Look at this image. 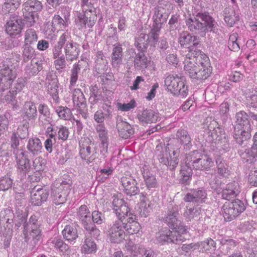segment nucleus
I'll return each mask as SVG.
<instances>
[{
	"label": "nucleus",
	"mask_w": 257,
	"mask_h": 257,
	"mask_svg": "<svg viewBox=\"0 0 257 257\" xmlns=\"http://www.w3.org/2000/svg\"><path fill=\"white\" fill-rule=\"evenodd\" d=\"M112 207L118 217V219L110 224L108 233L111 242L120 243L124 239L125 233L124 231L125 215L127 216L129 208L122 199L115 195L112 197Z\"/></svg>",
	"instance_id": "nucleus-1"
},
{
	"label": "nucleus",
	"mask_w": 257,
	"mask_h": 257,
	"mask_svg": "<svg viewBox=\"0 0 257 257\" xmlns=\"http://www.w3.org/2000/svg\"><path fill=\"white\" fill-rule=\"evenodd\" d=\"M185 24L190 31L202 36L208 32L216 33L218 31L217 22L207 12H198L193 17L190 16L185 19Z\"/></svg>",
	"instance_id": "nucleus-2"
},
{
	"label": "nucleus",
	"mask_w": 257,
	"mask_h": 257,
	"mask_svg": "<svg viewBox=\"0 0 257 257\" xmlns=\"http://www.w3.org/2000/svg\"><path fill=\"white\" fill-rule=\"evenodd\" d=\"M18 66L11 58L0 60V91L9 89L17 76Z\"/></svg>",
	"instance_id": "nucleus-3"
},
{
	"label": "nucleus",
	"mask_w": 257,
	"mask_h": 257,
	"mask_svg": "<svg viewBox=\"0 0 257 257\" xmlns=\"http://www.w3.org/2000/svg\"><path fill=\"white\" fill-rule=\"evenodd\" d=\"M185 163L187 167L198 170H208L213 165L212 159L206 155L194 151L186 157Z\"/></svg>",
	"instance_id": "nucleus-4"
},
{
	"label": "nucleus",
	"mask_w": 257,
	"mask_h": 257,
	"mask_svg": "<svg viewBox=\"0 0 257 257\" xmlns=\"http://www.w3.org/2000/svg\"><path fill=\"white\" fill-rule=\"evenodd\" d=\"M208 130V141L210 142H214L216 144H220L223 149L229 147L228 136L225 134L224 130L219 127H216L217 123L215 120L210 121V123L207 124L208 120H206Z\"/></svg>",
	"instance_id": "nucleus-5"
},
{
	"label": "nucleus",
	"mask_w": 257,
	"mask_h": 257,
	"mask_svg": "<svg viewBox=\"0 0 257 257\" xmlns=\"http://www.w3.org/2000/svg\"><path fill=\"white\" fill-rule=\"evenodd\" d=\"M164 82L166 89L174 95L186 97L188 95V86L183 77L170 75L165 78Z\"/></svg>",
	"instance_id": "nucleus-6"
},
{
	"label": "nucleus",
	"mask_w": 257,
	"mask_h": 257,
	"mask_svg": "<svg viewBox=\"0 0 257 257\" xmlns=\"http://www.w3.org/2000/svg\"><path fill=\"white\" fill-rule=\"evenodd\" d=\"M244 203L238 199L231 202H226L221 208L224 219L226 221H230L235 219L245 210Z\"/></svg>",
	"instance_id": "nucleus-7"
},
{
	"label": "nucleus",
	"mask_w": 257,
	"mask_h": 257,
	"mask_svg": "<svg viewBox=\"0 0 257 257\" xmlns=\"http://www.w3.org/2000/svg\"><path fill=\"white\" fill-rule=\"evenodd\" d=\"M204 53L201 51H197L196 53H188L184 61V69L190 78H193L196 76V72L200 67V63L203 57L202 55Z\"/></svg>",
	"instance_id": "nucleus-8"
},
{
	"label": "nucleus",
	"mask_w": 257,
	"mask_h": 257,
	"mask_svg": "<svg viewBox=\"0 0 257 257\" xmlns=\"http://www.w3.org/2000/svg\"><path fill=\"white\" fill-rule=\"evenodd\" d=\"M21 220L22 222H24L23 233L25 237L28 239L32 237L34 240H39L41 230L40 229V224L36 216H32L28 222L26 220V218L24 217H22Z\"/></svg>",
	"instance_id": "nucleus-9"
},
{
	"label": "nucleus",
	"mask_w": 257,
	"mask_h": 257,
	"mask_svg": "<svg viewBox=\"0 0 257 257\" xmlns=\"http://www.w3.org/2000/svg\"><path fill=\"white\" fill-rule=\"evenodd\" d=\"M178 43L181 47L188 49V53H196L198 46H200V41L198 37L190 34L187 31L182 32L179 35Z\"/></svg>",
	"instance_id": "nucleus-10"
},
{
	"label": "nucleus",
	"mask_w": 257,
	"mask_h": 257,
	"mask_svg": "<svg viewBox=\"0 0 257 257\" xmlns=\"http://www.w3.org/2000/svg\"><path fill=\"white\" fill-rule=\"evenodd\" d=\"M156 239L157 242L161 244L165 243L178 244L183 241L181 235L177 233H173L172 231L167 227L162 228L156 233Z\"/></svg>",
	"instance_id": "nucleus-11"
},
{
	"label": "nucleus",
	"mask_w": 257,
	"mask_h": 257,
	"mask_svg": "<svg viewBox=\"0 0 257 257\" xmlns=\"http://www.w3.org/2000/svg\"><path fill=\"white\" fill-rule=\"evenodd\" d=\"M167 148H163L162 146H157L155 151L156 156L161 163H162L169 168L171 171H174L177 167L179 159L176 157L172 158L171 154L169 155V158L167 156Z\"/></svg>",
	"instance_id": "nucleus-12"
},
{
	"label": "nucleus",
	"mask_w": 257,
	"mask_h": 257,
	"mask_svg": "<svg viewBox=\"0 0 257 257\" xmlns=\"http://www.w3.org/2000/svg\"><path fill=\"white\" fill-rule=\"evenodd\" d=\"M94 144L88 137H84L79 141V154L81 158L87 164L94 160V150H92Z\"/></svg>",
	"instance_id": "nucleus-13"
},
{
	"label": "nucleus",
	"mask_w": 257,
	"mask_h": 257,
	"mask_svg": "<svg viewBox=\"0 0 257 257\" xmlns=\"http://www.w3.org/2000/svg\"><path fill=\"white\" fill-rule=\"evenodd\" d=\"M97 20L96 13L90 14L78 13L75 20V25L79 30H84L87 28L93 27Z\"/></svg>",
	"instance_id": "nucleus-14"
},
{
	"label": "nucleus",
	"mask_w": 257,
	"mask_h": 257,
	"mask_svg": "<svg viewBox=\"0 0 257 257\" xmlns=\"http://www.w3.org/2000/svg\"><path fill=\"white\" fill-rule=\"evenodd\" d=\"M18 173L22 177H26L31 169L30 160L29 159L28 153L26 151L22 153L14 156Z\"/></svg>",
	"instance_id": "nucleus-15"
},
{
	"label": "nucleus",
	"mask_w": 257,
	"mask_h": 257,
	"mask_svg": "<svg viewBox=\"0 0 257 257\" xmlns=\"http://www.w3.org/2000/svg\"><path fill=\"white\" fill-rule=\"evenodd\" d=\"M31 202L35 206H40L46 202L49 195V191L45 187L35 186L31 191Z\"/></svg>",
	"instance_id": "nucleus-16"
},
{
	"label": "nucleus",
	"mask_w": 257,
	"mask_h": 257,
	"mask_svg": "<svg viewBox=\"0 0 257 257\" xmlns=\"http://www.w3.org/2000/svg\"><path fill=\"white\" fill-rule=\"evenodd\" d=\"M22 20L18 16H11L6 26V32L11 37L15 38L20 35L22 29Z\"/></svg>",
	"instance_id": "nucleus-17"
},
{
	"label": "nucleus",
	"mask_w": 257,
	"mask_h": 257,
	"mask_svg": "<svg viewBox=\"0 0 257 257\" xmlns=\"http://www.w3.org/2000/svg\"><path fill=\"white\" fill-rule=\"evenodd\" d=\"M207 198L206 191L202 188L192 189L188 192L184 197V201L186 202H193L202 203Z\"/></svg>",
	"instance_id": "nucleus-18"
},
{
	"label": "nucleus",
	"mask_w": 257,
	"mask_h": 257,
	"mask_svg": "<svg viewBox=\"0 0 257 257\" xmlns=\"http://www.w3.org/2000/svg\"><path fill=\"white\" fill-rule=\"evenodd\" d=\"M203 59L200 63V67L196 72V76L193 79L198 80H205L207 79L212 72V68L210 65L208 57L204 54L202 55Z\"/></svg>",
	"instance_id": "nucleus-19"
},
{
	"label": "nucleus",
	"mask_w": 257,
	"mask_h": 257,
	"mask_svg": "<svg viewBox=\"0 0 257 257\" xmlns=\"http://www.w3.org/2000/svg\"><path fill=\"white\" fill-rule=\"evenodd\" d=\"M121 182L123 187V192L126 195L132 196L140 192V189L137 186L136 180L132 176H123Z\"/></svg>",
	"instance_id": "nucleus-20"
},
{
	"label": "nucleus",
	"mask_w": 257,
	"mask_h": 257,
	"mask_svg": "<svg viewBox=\"0 0 257 257\" xmlns=\"http://www.w3.org/2000/svg\"><path fill=\"white\" fill-rule=\"evenodd\" d=\"M116 127L119 136L124 139L130 138L134 133V130L127 122L124 121L121 116L116 117Z\"/></svg>",
	"instance_id": "nucleus-21"
},
{
	"label": "nucleus",
	"mask_w": 257,
	"mask_h": 257,
	"mask_svg": "<svg viewBox=\"0 0 257 257\" xmlns=\"http://www.w3.org/2000/svg\"><path fill=\"white\" fill-rule=\"evenodd\" d=\"M136 215L130 211L128 215H125V219L123 220L124 224L123 225L124 229L130 234L137 233L140 229L141 226L140 224L135 221Z\"/></svg>",
	"instance_id": "nucleus-22"
},
{
	"label": "nucleus",
	"mask_w": 257,
	"mask_h": 257,
	"mask_svg": "<svg viewBox=\"0 0 257 257\" xmlns=\"http://www.w3.org/2000/svg\"><path fill=\"white\" fill-rule=\"evenodd\" d=\"M250 132L251 127L234 126L233 138L238 144L242 145L245 141L250 138Z\"/></svg>",
	"instance_id": "nucleus-23"
},
{
	"label": "nucleus",
	"mask_w": 257,
	"mask_h": 257,
	"mask_svg": "<svg viewBox=\"0 0 257 257\" xmlns=\"http://www.w3.org/2000/svg\"><path fill=\"white\" fill-rule=\"evenodd\" d=\"M66 185L67 186V188H69V184L65 181H63L58 188L52 190L51 194L52 201L56 205L62 204L66 200L67 192L63 191V185Z\"/></svg>",
	"instance_id": "nucleus-24"
},
{
	"label": "nucleus",
	"mask_w": 257,
	"mask_h": 257,
	"mask_svg": "<svg viewBox=\"0 0 257 257\" xmlns=\"http://www.w3.org/2000/svg\"><path fill=\"white\" fill-rule=\"evenodd\" d=\"M64 52L67 61H73L78 58L79 50L76 43L70 39L67 40L64 45Z\"/></svg>",
	"instance_id": "nucleus-25"
},
{
	"label": "nucleus",
	"mask_w": 257,
	"mask_h": 257,
	"mask_svg": "<svg viewBox=\"0 0 257 257\" xmlns=\"http://www.w3.org/2000/svg\"><path fill=\"white\" fill-rule=\"evenodd\" d=\"M70 38V34L67 31L64 32L58 38L56 43L52 49L53 58L56 59L57 57L64 55L62 54V48H64L65 44L67 40Z\"/></svg>",
	"instance_id": "nucleus-26"
},
{
	"label": "nucleus",
	"mask_w": 257,
	"mask_h": 257,
	"mask_svg": "<svg viewBox=\"0 0 257 257\" xmlns=\"http://www.w3.org/2000/svg\"><path fill=\"white\" fill-rule=\"evenodd\" d=\"M239 184L235 181L229 183L222 191V197L226 200H230L236 197L240 193Z\"/></svg>",
	"instance_id": "nucleus-27"
},
{
	"label": "nucleus",
	"mask_w": 257,
	"mask_h": 257,
	"mask_svg": "<svg viewBox=\"0 0 257 257\" xmlns=\"http://www.w3.org/2000/svg\"><path fill=\"white\" fill-rule=\"evenodd\" d=\"M95 128L101 142L102 150L101 152H107L108 146V135L104 124H97L95 125Z\"/></svg>",
	"instance_id": "nucleus-28"
},
{
	"label": "nucleus",
	"mask_w": 257,
	"mask_h": 257,
	"mask_svg": "<svg viewBox=\"0 0 257 257\" xmlns=\"http://www.w3.org/2000/svg\"><path fill=\"white\" fill-rule=\"evenodd\" d=\"M164 221L171 228L172 226H177L176 224L180 223L178 206H174L171 209H169L164 218Z\"/></svg>",
	"instance_id": "nucleus-29"
},
{
	"label": "nucleus",
	"mask_w": 257,
	"mask_h": 257,
	"mask_svg": "<svg viewBox=\"0 0 257 257\" xmlns=\"http://www.w3.org/2000/svg\"><path fill=\"white\" fill-rule=\"evenodd\" d=\"M91 216L89 214L80 220L86 231V234L94 238H97L100 234V230L96 228L95 224L91 221Z\"/></svg>",
	"instance_id": "nucleus-30"
},
{
	"label": "nucleus",
	"mask_w": 257,
	"mask_h": 257,
	"mask_svg": "<svg viewBox=\"0 0 257 257\" xmlns=\"http://www.w3.org/2000/svg\"><path fill=\"white\" fill-rule=\"evenodd\" d=\"M111 55V65L113 68H118L122 63L123 51L119 44L113 45Z\"/></svg>",
	"instance_id": "nucleus-31"
},
{
	"label": "nucleus",
	"mask_w": 257,
	"mask_h": 257,
	"mask_svg": "<svg viewBox=\"0 0 257 257\" xmlns=\"http://www.w3.org/2000/svg\"><path fill=\"white\" fill-rule=\"evenodd\" d=\"M8 90L0 91V93H1L0 99L2 102H6L10 104L13 108L17 109L19 106L18 101L16 98V95L17 94L11 89Z\"/></svg>",
	"instance_id": "nucleus-32"
},
{
	"label": "nucleus",
	"mask_w": 257,
	"mask_h": 257,
	"mask_svg": "<svg viewBox=\"0 0 257 257\" xmlns=\"http://www.w3.org/2000/svg\"><path fill=\"white\" fill-rule=\"evenodd\" d=\"M176 136L177 141L183 146L184 149L189 150L191 148L192 146V139L186 130L184 129L178 130Z\"/></svg>",
	"instance_id": "nucleus-33"
},
{
	"label": "nucleus",
	"mask_w": 257,
	"mask_h": 257,
	"mask_svg": "<svg viewBox=\"0 0 257 257\" xmlns=\"http://www.w3.org/2000/svg\"><path fill=\"white\" fill-rule=\"evenodd\" d=\"M42 144L41 140L38 138H32L28 141L27 149L28 153L33 156L37 155L41 152Z\"/></svg>",
	"instance_id": "nucleus-34"
},
{
	"label": "nucleus",
	"mask_w": 257,
	"mask_h": 257,
	"mask_svg": "<svg viewBox=\"0 0 257 257\" xmlns=\"http://www.w3.org/2000/svg\"><path fill=\"white\" fill-rule=\"evenodd\" d=\"M159 117V113L151 109L144 110L138 116L141 122L146 123L156 122Z\"/></svg>",
	"instance_id": "nucleus-35"
},
{
	"label": "nucleus",
	"mask_w": 257,
	"mask_h": 257,
	"mask_svg": "<svg viewBox=\"0 0 257 257\" xmlns=\"http://www.w3.org/2000/svg\"><path fill=\"white\" fill-rule=\"evenodd\" d=\"M224 20L228 26L232 27L239 20V14L233 7H229L224 11Z\"/></svg>",
	"instance_id": "nucleus-36"
},
{
	"label": "nucleus",
	"mask_w": 257,
	"mask_h": 257,
	"mask_svg": "<svg viewBox=\"0 0 257 257\" xmlns=\"http://www.w3.org/2000/svg\"><path fill=\"white\" fill-rule=\"evenodd\" d=\"M23 9L29 13H37L42 11L43 5L39 0H28L23 4Z\"/></svg>",
	"instance_id": "nucleus-37"
},
{
	"label": "nucleus",
	"mask_w": 257,
	"mask_h": 257,
	"mask_svg": "<svg viewBox=\"0 0 257 257\" xmlns=\"http://www.w3.org/2000/svg\"><path fill=\"white\" fill-rule=\"evenodd\" d=\"M163 11V10L162 9H155V14L153 16L154 23L152 28L161 30L162 25L166 22L168 16L166 13H164Z\"/></svg>",
	"instance_id": "nucleus-38"
},
{
	"label": "nucleus",
	"mask_w": 257,
	"mask_h": 257,
	"mask_svg": "<svg viewBox=\"0 0 257 257\" xmlns=\"http://www.w3.org/2000/svg\"><path fill=\"white\" fill-rule=\"evenodd\" d=\"M24 117L27 119L35 120L37 116L36 106L34 102L26 101L24 105Z\"/></svg>",
	"instance_id": "nucleus-39"
},
{
	"label": "nucleus",
	"mask_w": 257,
	"mask_h": 257,
	"mask_svg": "<svg viewBox=\"0 0 257 257\" xmlns=\"http://www.w3.org/2000/svg\"><path fill=\"white\" fill-rule=\"evenodd\" d=\"M72 100L74 105L76 107L85 108L87 106L86 99L82 91L79 89H75L72 94Z\"/></svg>",
	"instance_id": "nucleus-40"
},
{
	"label": "nucleus",
	"mask_w": 257,
	"mask_h": 257,
	"mask_svg": "<svg viewBox=\"0 0 257 257\" xmlns=\"http://www.w3.org/2000/svg\"><path fill=\"white\" fill-rule=\"evenodd\" d=\"M239 154L244 162L251 163L255 157H257V148L255 146H252L250 148L244 150H241Z\"/></svg>",
	"instance_id": "nucleus-41"
},
{
	"label": "nucleus",
	"mask_w": 257,
	"mask_h": 257,
	"mask_svg": "<svg viewBox=\"0 0 257 257\" xmlns=\"http://www.w3.org/2000/svg\"><path fill=\"white\" fill-rule=\"evenodd\" d=\"M48 244L60 253L64 254L69 251V246L59 238L55 237L48 241Z\"/></svg>",
	"instance_id": "nucleus-42"
},
{
	"label": "nucleus",
	"mask_w": 257,
	"mask_h": 257,
	"mask_svg": "<svg viewBox=\"0 0 257 257\" xmlns=\"http://www.w3.org/2000/svg\"><path fill=\"white\" fill-rule=\"evenodd\" d=\"M143 171V176L146 187L145 190H148V192H151L150 193H152V191L158 186L156 178L149 172H145L144 171Z\"/></svg>",
	"instance_id": "nucleus-43"
},
{
	"label": "nucleus",
	"mask_w": 257,
	"mask_h": 257,
	"mask_svg": "<svg viewBox=\"0 0 257 257\" xmlns=\"http://www.w3.org/2000/svg\"><path fill=\"white\" fill-rule=\"evenodd\" d=\"M198 249L202 252L211 253L216 248V243L211 238H208L203 241L197 242Z\"/></svg>",
	"instance_id": "nucleus-44"
},
{
	"label": "nucleus",
	"mask_w": 257,
	"mask_h": 257,
	"mask_svg": "<svg viewBox=\"0 0 257 257\" xmlns=\"http://www.w3.org/2000/svg\"><path fill=\"white\" fill-rule=\"evenodd\" d=\"M64 238L69 242L76 240L78 237L77 230L75 226L70 225H66L62 231Z\"/></svg>",
	"instance_id": "nucleus-45"
},
{
	"label": "nucleus",
	"mask_w": 257,
	"mask_h": 257,
	"mask_svg": "<svg viewBox=\"0 0 257 257\" xmlns=\"http://www.w3.org/2000/svg\"><path fill=\"white\" fill-rule=\"evenodd\" d=\"M149 63L147 57L143 52L137 54L134 58V65L137 69L144 70L146 69L148 67Z\"/></svg>",
	"instance_id": "nucleus-46"
},
{
	"label": "nucleus",
	"mask_w": 257,
	"mask_h": 257,
	"mask_svg": "<svg viewBox=\"0 0 257 257\" xmlns=\"http://www.w3.org/2000/svg\"><path fill=\"white\" fill-rule=\"evenodd\" d=\"M90 235L85 234L84 244L82 246V250L84 253H94L97 250V246L94 240L89 237Z\"/></svg>",
	"instance_id": "nucleus-47"
},
{
	"label": "nucleus",
	"mask_w": 257,
	"mask_h": 257,
	"mask_svg": "<svg viewBox=\"0 0 257 257\" xmlns=\"http://www.w3.org/2000/svg\"><path fill=\"white\" fill-rule=\"evenodd\" d=\"M249 115L244 111H240L235 115L236 121L234 126L245 127H251L248 117Z\"/></svg>",
	"instance_id": "nucleus-48"
},
{
	"label": "nucleus",
	"mask_w": 257,
	"mask_h": 257,
	"mask_svg": "<svg viewBox=\"0 0 257 257\" xmlns=\"http://www.w3.org/2000/svg\"><path fill=\"white\" fill-rule=\"evenodd\" d=\"M160 30L152 28L150 32L147 35V46L155 48L158 44Z\"/></svg>",
	"instance_id": "nucleus-49"
},
{
	"label": "nucleus",
	"mask_w": 257,
	"mask_h": 257,
	"mask_svg": "<svg viewBox=\"0 0 257 257\" xmlns=\"http://www.w3.org/2000/svg\"><path fill=\"white\" fill-rule=\"evenodd\" d=\"M19 137L15 134V132H13L11 137V151L14 156L22 153L26 152L22 148H19L20 145Z\"/></svg>",
	"instance_id": "nucleus-50"
},
{
	"label": "nucleus",
	"mask_w": 257,
	"mask_h": 257,
	"mask_svg": "<svg viewBox=\"0 0 257 257\" xmlns=\"http://www.w3.org/2000/svg\"><path fill=\"white\" fill-rule=\"evenodd\" d=\"M55 111L59 117L63 120H70L72 116L71 109L66 106H58L56 108Z\"/></svg>",
	"instance_id": "nucleus-51"
},
{
	"label": "nucleus",
	"mask_w": 257,
	"mask_h": 257,
	"mask_svg": "<svg viewBox=\"0 0 257 257\" xmlns=\"http://www.w3.org/2000/svg\"><path fill=\"white\" fill-rule=\"evenodd\" d=\"M110 106H107V108L106 109V113L104 114L103 112L101 110H98L94 114L93 118L95 121L99 124H104L103 122L105 119V117L107 118H111V110Z\"/></svg>",
	"instance_id": "nucleus-52"
},
{
	"label": "nucleus",
	"mask_w": 257,
	"mask_h": 257,
	"mask_svg": "<svg viewBox=\"0 0 257 257\" xmlns=\"http://www.w3.org/2000/svg\"><path fill=\"white\" fill-rule=\"evenodd\" d=\"M38 111L40 113L39 116V120H41V119L50 122L51 117L50 116V112L48 106L45 104H40L38 106Z\"/></svg>",
	"instance_id": "nucleus-53"
},
{
	"label": "nucleus",
	"mask_w": 257,
	"mask_h": 257,
	"mask_svg": "<svg viewBox=\"0 0 257 257\" xmlns=\"http://www.w3.org/2000/svg\"><path fill=\"white\" fill-rule=\"evenodd\" d=\"M58 81L57 78L52 79V83L49 82L48 87V92L53 97L54 100H57L59 98L58 96Z\"/></svg>",
	"instance_id": "nucleus-54"
},
{
	"label": "nucleus",
	"mask_w": 257,
	"mask_h": 257,
	"mask_svg": "<svg viewBox=\"0 0 257 257\" xmlns=\"http://www.w3.org/2000/svg\"><path fill=\"white\" fill-rule=\"evenodd\" d=\"M20 2H14L12 0H5L2 6V11L4 13H12L15 11L20 6Z\"/></svg>",
	"instance_id": "nucleus-55"
},
{
	"label": "nucleus",
	"mask_w": 257,
	"mask_h": 257,
	"mask_svg": "<svg viewBox=\"0 0 257 257\" xmlns=\"http://www.w3.org/2000/svg\"><path fill=\"white\" fill-rule=\"evenodd\" d=\"M38 40V36L36 31L32 28L28 29L25 33V44H33Z\"/></svg>",
	"instance_id": "nucleus-56"
},
{
	"label": "nucleus",
	"mask_w": 257,
	"mask_h": 257,
	"mask_svg": "<svg viewBox=\"0 0 257 257\" xmlns=\"http://www.w3.org/2000/svg\"><path fill=\"white\" fill-rule=\"evenodd\" d=\"M200 210L196 207H186V209L183 213V216L187 221H191L194 217L199 215Z\"/></svg>",
	"instance_id": "nucleus-57"
},
{
	"label": "nucleus",
	"mask_w": 257,
	"mask_h": 257,
	"mask_svg": "<svg viewBox=\"0 0 257 257\" xmlns=\"http://www.w3.org/2000/svg\"><path fill=\"white\" fill-rule=\"evenodd\" d=\"M216 164L218 169V173L222 176H225L228 172V166L221 157L218 156L216 158Z\"/></svg>",
	"instance_id": "nucleus-58"
},
{
	"label": "nucleus",
	"mask_w": 257,
	"mask_h": 257,
	"mask_svg": "<svg viewBox=\"0 0 257 257\" xmlns=\"http://www.w3.org/2000/svg\"><path fill=\"white\" fill-rule=\"evenodd\" d=\"M23 24L28 27H31L34 25L36 22L35 18L38 16L37 14L33 13H29L23 9Z\"/></svg>",
	"instance_id": "nucleus-59"
},
{
	"label": "nucleus",
	"mask_w": 257,
	"mask_h": 257,
	"mask_svg": "<svg viewBox=\"0 0 257 257\" xmlns=\"http://www.w3.org/2000/svg\"><path fill=\"white\" fill-rule=\"evenodd\" d=\"M22 56L23 60L27 62L35 55V49L29 44H25L23 46Z\"/></svg>",
	"instance_id": "nucleus-60"
},
{
	"label": "nucleus",
	"mask_w": 257,
	"mask_h": 257,
	"mask_svg": "<svg viewBox=\"0 0 257 257\" xmlns=\"http://www.w3.org/2000/svg\"><path fill=\"white\" fill-rule=\"evenodd\" d=\"M147 35L141 33L136 39L135 45L138 50L144 51L147 47V40H146Z\"/></svg>",
	"instance_id": "nucleus-61"
},
{
	"label": "nucleus",
	"mask_w": 257,
	"mask_h": 257,
	"mask_svg": "<svg viewBox=\"0 0 257 257\" xmlns=\"http://www.w3.org/2000/svg\"><path fill=\"white\" fill-rule=\"evenodd\" d=\"M80 70V66L78 63H75L71 70L70 84L71 86H74L78 80V73Z\"/></svg>",
	"instance_id": "nucleus-62"
},
{
	"label": "nucleus",
	"mask_w": 257,
	"mask_h": 257,
	"mask_svg": "<svg viewBox=\"0 0 257 257\" xmlns=\"http://www.w3.org/2000/svg\"><path fill=\"white\" fill-rule=\"evenodd\" d=\"M13 180L8 176L0 178V190L6 191L12 187Z\"/></svg>",
	"instance_id": "nucleus-63"
},
{
	"label": "nucleus",
	"mask_w": 257,
	"mask_h": 257,
	"mask_svg": "<svg viewBox=\"0 0 257 257\" xmlns=\"http://www.w3.org/2000/svg\"><path fill=\"white\" fill-rule=\"evenodd\" d=\"M107 62L105 59H96L94 68L99 74H103L107 70Z\"/></svg>",
	"instance_id": "nucleus-64"
}]
</instances>
